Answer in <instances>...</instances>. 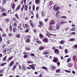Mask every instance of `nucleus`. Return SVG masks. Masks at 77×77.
I'll list each match as a JSON object with an SVG mask.
<instances>
[{
  "label": "nucleus",
  "mask_w": 77,
  "mask_h": 77,
  "mask_svg": "<svg viewBox=\"0 0 77 77\" xmlns=\"http://www.w3.org/2000/svg\"><path fill=\"white\" fill-rule=\"evenodd\" d=\"M55 23L54 22V20H52L50 21L49 23V25H52V24H55Z\"/></svg>",
  "instance_id": "obj_12"
},
{
  "label": "nucleus",
  "mask_w": 77,
  "mask_h": 77,
  "mask_svg": "<svg viewBox=\"0 0 77 77\" xmlns=\"http://www.w3.org/2000/svg\"><path fill=\"white\" fill-rule=\"evenodd\" d=\"M75 40V39L72 38H71L69 40V41H74Z\"/></svg>",
  "instance_id": "obj_63"
},
{
  "label": "nucleus",
  "mask_w": 77,
  "mask_h": 77,
  "mask_svg": "<svg viewBox=\"0 0 77 77\" xmlns=\"http://www.w3.org/2000/svg\"><path fill=\"white\" fill-rule=\"evenodd\" d=\"M44 49V47H40L39 48V50L40 51H41V50H43Z\"/></svg>",
  "instance_id": "obj_22"
},
{
  "label": "nucleus",
  "mask_w": 77,
  "mask_h": 77,
  "mask_svg": "<svg viewBox=\"0 0 77 77\" xmlns=\"http://www.w3.org/2000/svg\"><path fill=\"white\" fill-rule=\"evenodd\" d=\"M8 36L9 37H11L13 35L12 32H10L8 33Z\"/></svg>",
  "instance_id": "obj_34"
},
{
  "label": "nucleus",
  "mask_w": 77,
  "mask_h": 77,
  "mask_svg": "<svg viewBox=\"0 0 77 77\" xmlns=\"http://www.w3.org/2000/svg\"><path fill=\"white\" fill-rule=\"evenodd\" d=\"M31 9H32V6L29 5L28 8V9H29V11H30L31 10Z\"/></svg>",
  "instance_id": "obj_57"
},
{
  "label": "nucleus",
  "mask_w": 77,
  "mask_h": 77,
  "mask_svg": "<svg viewBox=\"0 0 77 77\" xmlns=\"http://www.w3.org/2000/svg\"><path fill=\"white\" fill-rule=\"evenodd\" d=\"M6 23H8L9 22V19L8 18H7L5 20Z\"/></svg>",
  "instance_id": "obj_24"
},
{
  "label": "nucleus",
  "mask_w": 77,
  "mask_h": 77,
  "mask_svg": "<svg viewBox=\"0 0 77 77\" xmlns=\"http://www.w3.org/2000/svg\"><path fill=\"white\" fill-rule=\"evenodd\" d=\"M13 21H14V22H16V21H17V18H16V17H14L13 19Z\"/></svg>",
  "instance_id": "obj_44"
},
{
  "label": "nucleus",
  "mask_w": 77,
  "mask_h": 77,
  "mask_svg": "<svg viewBox=\"0 0 77 77\" xmlns=\"http://www.w3.org/2000/svg\"><path fill=\"white\" fill-rule=\"evenodd\" d=\"M31 15H34V13H33V11H29Z\"/></svg>",
  "instance_id": "obj_46"
},
{
  "label": "nucleus",
  "mask_w": 77,
  "mask_h": 77,
  "mask_svg": "<svg viewBox=\"0 0 77 77\" xmlns=\"http://www.w3.org/2000/svg\"><path fill=\"white\" fill-rule=\"evenodd\" d=\"M2 52L3 53H6V48H5L4 49H3Z\"/></svg>",
  "instance_id": "obj_29"
},
{
  "label": "nucleus",
  "mask_w": 77,
  "mask_h": 77,
  "mask_svg": "<svg viewBox=\"0 0 77 77\" xmlns=\"http://www.w3.org/2000/svg\"><path fill=\"white\" fill-rule=\"evenodd\" d=\"M53 62H54V63H56V62H57L59 60L57 59V58L56 57H54V59L52 60Z\"/></svg>",
  "instance_id": "obj_11"
},
{
  "label": "nucleus",
  "mask_w": 77,
  "mask_h": 77,
  "mask_svg": "<svg viewBox=\"0 0 77 77\" xmlns=\"http://www.w3.org/2000/svg\"><path fill=\"white\" fill-rule=\"evenodd\" d=\"M24 11H28V5H25L24 8Z\"/></svg>",
  "instance_id": "obj_17"
},
{
  "label": "nucleus",
  "mask_w": 77,
  "mask_h": 77,
  "mask_svg": "<svg viewBox=\"0 0 77 77\" xmlns=\"http://www.w3.org/2000/svg\"><path fill=\"white\" fill-rule=\"evenodd\" d=\"M0 9L1 10V11H2L3 12H5V11H6V9L3 8V7L2 6H0Z\"/></svg>",
  "instance_id": "obj_6"
},
{
  "label": "nucleus",
  "mask_w": 77,
  "mask_h": 77,
  "mask_svg": "<svg viewBox=\"0 0 77 77\" xmlns=\"http://www.w3.org/2000/svg\"><path fill=\"white\" fill-rule=\"evenodd\" d=\"M15 17H16L18 20H19V16L18 15V14H15Z\"/></svg>",
  "instance_id": "obj_39"
},
{
  "label": "nucleus",
  "mask_w": 77,
  "mask_h": 77,
  "mask_svg": "<svg viewBox=\"0 0 77 77\" xmlns=\"http://www.w3.org/2000/svg\"><path fill=\"white\" fill-rule=\"evenodd\" d=\"M77 57V56L75 55H74L72 57V60L73 61H75V58Z\"/></svg>",
  "instance_id": "obj_20"
},
{
  "label": "nucleus",
  "mask_w": 77,
  "mask_h": 77,
  "mask_svg": "<svg viewBox=\"0 0 77 77\" xmlns=\"http://www.w3.org/2000/svg\"><path fill=\"white\" fill-rule=\"evenodd\" d=\"M25 26H23L24 28H26V29H28V27H29V25L28 24H24Z\"/></svg>",
  "instance_id": "obj_14"
},
{
  "label": "nucleus",
  "mask_w": 77,
  "mask_h": 77,
  "mask_svg": "<svg viewBox=\"0 0 77 77\" xmlns=\"http://www.w3.org/2000/svg\"><path fill=\"white\" fill-rule=\"evenodd\" d=\"M16 6V4L15 3H13L11 5V7L12 8V9L14 10V9L15 8V7Z\"/></svg>",
  "instance_id": "obj_8"
},
{
  "label": "nucleus",
  "mask_w": 77,
  "mask_h": 77,
  "mask_svg": "<svg viewBox=\"0 0 77 77\" xmlns=\"http://www.w3.org/2000/svg\"><path fill=\"white\" fill-rule=\"evenodd\" d=\"M42 17H45V13H44V11H42Z\"/></svg>",
  "instance_id": "obj_23"
},
{
  "label": "nucleus",
  "mask_w": 77,
  "mask_h": 77,
  "mask_svg": "<svg viewBox=\"0 0 77 77\" xmlns=\"http://www.w3.org/2000/svg\"><path fill=\"white\" fill-rule=\"evenodd\" d=\"M7 44L8 45V44H10V41L9 40H7L6 42Z\"/></svg>",
  "instance_id": "obj_60"
},
{
  "label": "nucleus",
  "mask_w": 77,
  "mask_h": 77,
  "mask_svg": "<svg viewBox=\"0 0 77 77\" xmlns=\"http://www.w3.org/2000/svg\"><path fill=\"white\" fill-rule=\"evenodd\" d=\"M60 27V26L59 25H57L56 26V29L57 30H59V29Z\"/></svg>",
  "instance_id": "obj_52"
},
{
  "label": "nucleus",
  "mask_w": 77,
  "mask_h": 77,
  "mask_svg": "<svg viewBox=\"0 0 77 77\" xmlns=\"http://www.w3.org/2000/svg\"><path fill=\"white\" fill-rule=\"evenodd\" d=\"M22 69L24 71H26V67L24 66V65H22Z\"/></svg>",
  "instance_id": "obj_19"
},
{
  "label": "nucleus",
  "mask_w": 77,
  "mask_h": 77,
  "mask_svg": "<svg viewBox=\"0 0 77 77\" xmlns=\"http://www.w3.org/2000/svg\"><path fill=\"white\" fill-rule=\"evenodd\" d=\"M39 25H38V27L42 28L44 26V23L42 21L39 22Z\"/></svg>",
  "instance_id": "obj_1"
},
{
  "label": "nucleus",
  "mask_w": 77,
  "mask_h": 77,
  "mask_svg": "<svg viewBox=\"0 0 77 77\" xmlns=\"http://www.w3.org/2000/svg\"><path fill=\"white\" fill-rule=\"evenodd\" d=\"M5 47H6V45L5 44H3L2 45V48H3V49H4V48H5Z\"/></svg>",
  "instance_id": "obj_61"
},
{
  "label": "nucleus",
  "mask_w": 77,
  "mask_h": 77,
  "mask_svg": "<svg viewBox=\"0 0 77 77\" xmlns=\"http://www.w3.org/2000/svg\"><path fill=\"white\" fill-rule=\"evenodd\" d=\"M14 64V61H12L10 63L8 66H9L10 67H11L12 66H13Z\"/></svg>",
  "instance_id": "obj_13"
},
{
  "label": "nucleus",
  "mask_w": 77,
  "mask_h": 77,
  "mask_svg": "<svg viewBox=\"0 0 77 77\" xmlns=\"http://www.w3.org/2000/svg\"><path fill=\"white\" fill-rule=\"evenodd\" d=\"M28 57V56L26 55H24V56H23V58L24 59H26V58H27Z\"/></svg>",
  "instance_id": "obj_62"
},
{
  "label": "nucleus",
  "mask_w": 77,
  "mask_h": 77,
  "mask_svg": "<svg viewBox=\"0 0 77 77\" xmlns=\"http://www.w3.org/2000/svg\"><path fill=\"white\" fill-rule=\"evenodd\" d=\"M72 65H73V64H72V63H69L68 65V66H69V67H71Z\"/></svg>",
  "instance_id": "obj_35"
},
{
  "label": "nucleus",
  "mask_w": 77,
  "mask_h": 77,
  "mask_svg": "<svg viewBox=\"0 0 77 77\" xmlns=\"http://www.w3.org/2000/svg\"><path fill=\"white\" fill-rule=\"evenodd\" d=\"M45 34L46 35V36H48L49 38H51V36L49 35H50L51 36H53V35H54L49 33L48 32V31L47 32V33H45Z\"/></svg>",
  "instance_id": "obj_2"
},
{
  "label": "nucleus",
  "mask_w": 77,
  "mask_h": 77,
  "mask_svg": "<svg viewBox=\"0 0 77 77\" xmlns=\"http://www.w3.org/2000/svg\"><path fill=\"white\" fill-rule=\"evenodd\" d=\"M72 48H77V45L75 44L74 46L73 47H72Z\"/></svg>",
  "instance_id": "obj_47"
},
{
  "label": "nucleus",
  "mask_w": 77,
  "mask_h": 77,
  "mask_svg": "<svg viewBox=\"0 0 77 77\" xmlns=\"http://www.w3.org/2000/svg\"><path fill=\"white\" fill-rule=\"evenodd\" d=\"M17 29L19 30H21V31L23 30V28L21 27V26L17 27Z\"/></svg>",
  "instance_id": "obj_42"
},
{
  "label": "nucleus",
  "mask_w": 77,
  "mask_h": 77,
  "mask_svg": "<svg viewBox=\"0 0 77 77\" xmlns=\"http://www.w3.org/2000/svg\"><path fill=\"white\" fill-rule=\"evenodd\" d=\"M35 2L36 5H39L41 3V0H35Z\"/></svg>",
  "instance_id": "obj_9"
},
{
  "label": "nucleus",
  "mask_w": 77,
  "mask_h": 77,
  "mask_svg": "<svg viewBox=\"0 0 77 77\" xmlns=\"http://www.w3.org/2000/svg\"><path fill=\"white\" fill-rule=\"evenodd\" d=\"M3 41V38L2 35H0V42H2Z\"/></svg>",
  "instance_id": "obj_49"
},
{
  "label": "nucleus",
  "mask_w": 77,
  "mask_h": 77,
  "mask_svg": "<svg viewBox=\"0 0 77 77\" xmlns=\"http://www.w3.org/2000/svg\"><path fill=\"white\" fill-rule=\"evenodd\" d=\"M65 23H66V21H63L60 22L61 24H65Z\"/></svg>",
  "instance_id": "obj_56"
},
{
  "label": "nucleus",
  "mask_w": 77,
  "mask_h": 77,
  "mask_svg": "<svg viewBox=\"0 0 77 77\" xmlns=\"http://www.w3.org/2000/svg\"><path fill=\"white\" fill-rule=\"evenodd\" d=\"M2 15L3 17H5L7 15V14L5 13H2Z\"/></svg>",
  "instance_id": "obj_50"
},
{
  "label": "nucleus",
  "mask_w": 77,
  "mask_h": 77,
  "mask_svg": "<svg viewBox=\"0 0 77 77\" xmlns=\"http://www.w3.org/2000/svg\"><path fill=\"white\" fill-rule=\"evenodd\" d=\"M59 9H60L59 7H57L55 8L54 9L55 11H58V10H59Z\"/></svg>",
  "instance_id": "obj_27"
},
{
  "label": "nucleus",
  "mask_w": 77,
  "mask_h": 77,
  "mask_svg": "<svg viewBox=\"0 0 77 77\" xmlns=\"http://www.w3.org/2000/svg\"><path fill=\"white\" fill-rule=\"evenodd\" d=\"M17 28H13V32L14 33H15V32L16 30H17Z\"/></svg>",
  "instance_id": "obj_38"
},
{
  "label": "nucleus",
  "mask_w": 77,
  "mask_h": 77,
  "mask_svg": "<svg viewBox=\"0 0 77 77\" xmlns=\"http://www.w3.org/2000/svg\"><path fill=\"white\" fill-rule=\"evenodd\" d=\"M32 9L33 11H35V5L34 4L32 5Z\"/></svg>",
  "instance_id": "obj_30"
},
{
  "label": "nucleus",
  "mask_w": 77,
  "mask_h": 77,
  "mask_svg": "<svg viewBox=\"0 0 77 77\" xmlns=\"http://www.w3.org/2000/svg\"><path fill=\"white\" fill-rule=\"evenodd\" d=\"M29 29H27L25 31V33H28L29 32Z\"/></svg>",
  "instance_id": "obj_55"
},
{
  "label": "nucleus",
  "mask_w": 77,
  "mask_h": 77,
  "mask_svg": "<svg viewBox=\"0 0 77 77\" xmlns=\"http://www.w3.org/2000/svg\"><path fill=\"white\" fill-rule=\"evenodd\" d=\"M60 72V69H57L56 71V72H57V73H59Z\"/></svg>",
  "instance_id": "obj_31"
},
{
  "label": "nucleus",
  "mask_w": 77,
  "mask_h": 77,
  "mask_svg": "<svg viewBox=\"0 0 77 77\" xmlns=\"http://www.w3.org/2000/svg\"><path fill=\"white\" fill-rule=\"evenodd\" d=\"M7 63H3L2 64H1L0 65V66H4V65H5Z\"/></svg>",
  "instance_id": "obj_51"
},
{
  "label": "nucleus",
  "mask_w": 77,
  "mask_h": 77,
  "mask_svg": "<svg viewBox=\"0 0 77 77\" xmlns=\"http://www.w3.org/2000/svg\"><path fill=\"white\" fill-rule=\"evenodd\" d=\"M37 43L38 44H42V42L39 40H38L36 41Z\"/></svg>",
  "instance_id": "obj_37"
},
{
  "label": "nucleus",
  "mask_w": 77,
  "mask_h": 77,
  "mask_svg": "<svg viewBox=\"0 0 77 77\" xmlns=\"http://www.w3.org/2000/svg\"><path fill=\"white\" fill-rule=\"evenodd\" d=\"M53 3V2L52 1H51L49 2V5H52Z\"/></svg>",
  "instance_id": "obj_43"
},
{
  "label": "nucleus",
  "mask_w": 77,
  "mask_h": 77,
  "mask_svg": "<svg viewBox=\"0 0 77 77\" xmlns=\"http://www.w3.org/2000/svg\"><path fill=\"white\" fill-rule=\"evenodd\" d=\"M55 28V26L54 25H51L49 26L48 29L50 30H52L53 29Z\"/></svg>",
  "instance_id": "obj_3"
},
{
  "label": "nucleus",
  "mask_w": 77,
  "mask_h": 77,
  "mask_svg": "<svg viewBox=\"0 0 77 77\" xmlns=\"http://www.w3.org/2000/svg\"><path fill=\"white\" fill-rule=\"evenodd\" d=\"M20 8H21V5H18L16 8V11H19L20 9Z\"/></svg>",
  "instance_id": "obj_15"
},
{
  "label": "nucleus",
  "mask_w": 77,
  "mask_h": 77,
  "mask_svg": "<svg viewBox=\"0 0 77 77\" xmlns=\"http://www.w3.org/2000/svg\"><path fill=\"white\" fill-rule=\"evenodd\" d=\"M22 26V23H19V25L17 26V27H21Z\"/></svg>",
  "instance_id": "obj_54"
},
{
  "label": "nucleus",
  "mask_w": 77,
  "mask_h": 77,
  "mask_svg": "<svg viewBox=\"0 0 77 77\" xmlns=\"http://www.w3.org/2000/svg\"><path fill=\"white\" fill-rule=\"evenodd\" d=\"M43 55H45L46 54H49V52L44 51L43 52Z\"/></svg>",
  "instance_id": "obj_18"
},
{
  "label": "nucleus",
  "mask_w": 77,
  "mask_h": 77,
  "mask_svg": "<svg viewBox=\"0 0 77 77\" xmlns=\"http://www.w3.org/2000/svg\"><path fill=\"white\" fill-rule=\"evenodd\" d=\"M75 28L74 27H73L72 28V29H70V31L72 32H73V31H74L75 30Z\"/></svg>",
  "instance_id": "obj_41"
},
{
  "label": "nucleus",
  "mask_w": 77,
  "mask_h": 77,
  "mask_svg": "<svg viewBox=\"0 0 77 77\" xmlns=\"http://www.w3.org/2000/svg\"><path fill=\"white\" fill-rule=\"evenodd\" d=\"M55 69H56V66H52L51 70L52 71H53V70H55Z\"/></svg>",
  "instance_id": "obj_25"
},
{
  "label": "nucleus",
  "mask_w": 77,
  "mask_h": 77,
  "mask_svg": "<svg viewBox=\"0 0 77 77\" xmlns=\"http://www.w3.org/2000/svg\"><path fill=\"white\" fill-rule=\"evenodd\" d=\"M42 68L43 69H48V68L46 67L45 66H43L42 67Z\"/></svg>",
  "instance_id": "obj_48"
},
{
  "label": "nucleus",
  "mask_w": 77,
  "mask_h": 77,
  "mask_svg": "<svg viewBox=\"0 0 77 77\" xmlns=\"http://www.w3.org/2000/svg\"><path fill=\"white\" fill-rule=\"evenodd\" d=\"M59 14H60V11H58L56 13V15L57 17H58V15Z\"/></svg>",
  "instance_id": "obj_64"
},
{
  "label": "nucleus",
  "mask_w": 77,
  "mask_h": 77,
  "mask_svg": "<svg viewBox=\"0 0 77 77\" xmlns=\"http://www.w3.org/2000/svg\"><path fill=\"white\" fill-rule=\"evenodd\" d=\"M25 42H27V43H29L30 42V39L29 38H27L25 40Z\"/></svg>",
  "instance_id": "obj_16"
},
{
  "label": "nucleus",
  "mask_w": 77,
  "mask_h": 77,
  "mask_svg": "<svg viewBox=\"0 0 77 77\" xmlns=\"http://www.w3.org/2000/svg\"><path fill=\"white\" fill-rule=\"evenodd\" d=\"M13 57H14L13 56L10 57L6 60V62H10V61H11V60L13 58Z\"/></svg>",
  "instance_id": "obj_10"
},
{
  "label": "nucleus",
  "mask_w": 77,
  "mask_h": 77,
  "mask_svg": "<svg viewBox=\"0 0 77 77\" xmlns=\"http://www.w3.org/2000/svg\"><path fill=\"white\" fill-rule=\"evenodd\" d=\"M73 63H74V66H75V69H77V66L75 65V62H74Z\"/></svg>",
  "instance_id": "obj_58"
},
{
  "label": "nucleus",
  "mask_w": 77,
  "mask_h": 77,
  "mask_svg": "<svg viewBox=\"0 0 77 77\" xmlns=\"http://www.w3.org/2000/svg\"><path fill=\"white\" fill-rule=\"evenodd\" d=\"M13 68H12V70L13 71H15V68H17V66L16 65L15 66H13Z\"/></svg>",
  "instance_id": "obj_26"
},
{
  "label": "nucleus",
  "mask_w": 77,
  "mask_h": 77,
  "mask_svg": "<svg viewBox=\"0 0 77 77\" xmlns=\"http://www.w3.org/2000/svg\"><path fill=\"white\" fill-rule=\"evenodd\" d=\"M2 36L3 38H4V37H6V36H7V35L5 33H3L2 35Z\"/></svg>",
  "instance_id": "obj_32"
},
{
  "label": "nucleus",
  "mask_w": 77,
  "mask_h": 77,
  "mask_svg": "<svg viewBox=\"0 0 77 77\" xmlns=\"http://www.w3.org/2000/svg\"><path fill=\"white\" fill-rule=\"evenodd\" d=\"M9 28L10 32H12V25H10Z\"/></svg>",
  "instance_id": "obj_21"
},
{
  "label": "nucleus",
  "mask_w": 77,
  "mask_h": 77,
  "mask_svg": "<svg viewBox=\"0 0 77 77\" xmlns=\"http://www.w3.org/2000/svg\"><path fill=\"white\" fill-rule=\"evenodd\" d=\"M7 58V56H5L3 59L2 60L5 62L6 60V58Z\"/></svg>",
  "instance_id": "obj_40"
},
{
  "label": "nucleus",
  "mask_w": 77,
  "mask_h": 77,
  "mask_svg": "<svg viewBox=\"0 0 77 77\" xmlns=\"http://www.w3.org/2000/svg\"><path fill=\"white\" fill-rule=\"evenodd\" d=\"M44 21L45 23H47L48 21V18H46L45 19Z\"/></svg>",
  "instance_id": "obj_53"
},
{
  "label": "nucleus",
  "mask_w": 77,
  "mask_h": 77,
  "mask_svg": "<svg viewBox=\"0 0 77 77\" xmlns=\"http://www.w3.org/2000/svg\"><path fill=\"white\" fill-rule=\"evenodd\" d=\"M39 8L38 7H37L36 8V11L37 12H38V11H39Z\"/></svg>",
  "instance_id": "obj_59"
},
{
  "label": "nucleus",
  "mask_w": 77,
  "mask_h": 77,
  "mask_svg": "<svg viewBox=\"0 0 77 77\" xmlns=\"http://www.w3.org/2000/svg\"><path fill=\"white\" fill-rule=\"evenodd\" d=\"M44 35H43L41 34V33H40L39 34V37H40V38H43V37H44Z\"/></svg>",
  "instance_id": "obj_33"
},
{
  "label": "nucleus",
  "mask_w": 77,
  "mask_h": 77,
  "mask_svg": "<svg viewBox=\"0 0 77 77\" xmlns=\"http://www.w3.org/2000/svg\"><path fill=\"white\" fill-rule=\"evenodd\" d=\"M34 66L35 65L33 64H32L31 65H29V66L30 67V68H31L32 70H35V67Z\"/></svg>",
  "instance_id": "obj_5"
},
{
  "label": "nucleus",
  "mask_w": 77,
  "mask_h": 77,
  "mask_svg": "<svg viewBox=\"0 0 77 77\" xmlns=\"http://www.w3.org/2000/svg\"><path fill=\"white\" fill-rule=\"evenodd\" d=\"M6 2H7V0H2L3 4H5L6 3Z\"/></svg>",
  "instance_id": "obj_36"
},
{
  "label": "nucleus",
  "mask_w": 77,
  "mask_h": 77,
  "mask_svg": "<svg viewBox=\"0 0 77 77\" xmlns=\"http://www.w3.org/2000/svg\"><path fill=\"white\" fill-rule=\"evenodd\" d=\"M16 37H17V38H20V34H17L16 35Z\"/></svg>",
  "instance_id": "obj_45"
},
{
  "label": "nucleus",
  "mask_w": 77,
  "mask_h": 77,
  "mask_svg": "<svg viewBox=\"0 0 77 77\" xmlns=\"http://www.w3.org/2000/svg\"><path fill=\"white\" fill-rule=\"evenodd\" d=\"M43 42L45 43H47L48 42V39L47 38H44L43 39Z\"/></svg>",
  "instance_id": "obj_4"
},
{
  "label": "nucleus",
  "mask_w": 77,
  "mask_h": 77,
  "mask_svg": "<svg viewBox=\"0 0 77 77\" xmlns=\"http://www.w3.org/2000/svg\"><path fill=\"white\" fill-rule=\"evenodd\" d=\"M65 43V41L64 40H61L60 42V44H63Z\"/></svg>",
  "instance_id": "obj_28"
},
{
  "label": "nucleus",
  "mask_w": 77,
  "mask_h": 77,
  "mask_svg": "<svg viewBox=\"0 0 77 77\" xmlns=\"http://www.w3.org/2000/svg\"><path fill=\"white\" fill-rule=\"evenodd\" d=\"M54 53H55L56 54H59L60 53V52L59 51V50H58L57 49H55L54 51Z\"/></svg>",
  "instance_id": "obj_7"
}]
</instances>
